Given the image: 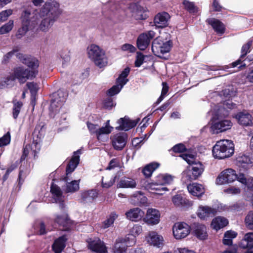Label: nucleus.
Masks as SVG:
<instances>
[{"instance_id":"4d7b16f0","label":"nucleus","mask_w":253,"mask_h":253,"mask_svg":"<svg viewBox=\"0 0 253 253\" xmlns=\"http://www.w3.org/2000/svg\"><path fill=\"white\" fill-rule=\"evenodd\" d=\"M224 192L227 195H234L239 194L241 192V189L239 188L233 186L225 189Z\"/></svg>"},{"instance_id":"3c124183","label":"nucleus","mask_w":253,"mask_h":253,"mask_svg":"<svg viewBox=\"0 0 253 253\" xmlns=\"http://www.w3.org/2000/svg\"><path fill=\"white\" fill-rule=\"evenodd\" d=\"M118 217V215L114 213H111L109 217L104 221L103 223L102 227L103 228H107L112 225L115 220Z\"/></svg>"},{"instance_id":"5701e85b","label":"nucleus","mask_w":253,"mask_h":253,"mask_svg":"<svg viewBox=\"0 0 253 253\" xmlns=\"http://www.w3.org/2000/svg\"><path fill=\"white\" fill-rule=\"evenodd\" d=\"M170 16L167 12H163L158 13L154 18V23L156 26L164 28L168 25Z\"/></svg>"},{"instance_id":"20e7f679","label":"nucleus","mask_w":253,"mask_h":253,"mask_svg":"<svg viewBox=\"0 0 253 253\" xmlns=\"http://www.w3.org/2000/svg\"><path fill=\"white\" fill-rule=\"evenodd\" d=\"M88 58L100 68L105 67L108 64V59L105 51L98 45L92 44L87 48Z\"/></svg>"},{"instance_id":"4468645a","label":"nucleus","mask_w":253,"mask_h":253,"mask_svg":"<svg viewBox=\"0 0 253 253\" xmlns=\"http://www.w3.org/2000/svg\"><path fill=\"white\" fill-rule=\"evenodd\" d=\"M155 36V33L149 31L147 33H143L139 36L137 40L138 48L141 50H145L149 44L151 40Z\"/></svg>"},{"instance_id":"6ab92c4d","label":"nucleus","mask_w":253,"mask_h":253,"mask_svg":"<svg viewBox=\"0 0 253 253\" xmlns=\"http://www.w3.org/2000/svg\"><path fill=\"white\" fill-rule=\"evenodd\" d=\"M97 192L93 189L83 191L80 193V203L85 204L92 203L97 197Z\"/></svg>"},{"instance_id":"1a4fd4ad","label":"nucleus","mask_w":253,"mask_h":253,"mask_svg":"<svg viewBox=\"0 0 253 253\" xmlns=\"http://www.w3.org/2000/svg\"><path fill=\"white\" fill-rule=\"evenodd\" d=\"M145 239L148 244L156 248L162 249L165 245L163 236L156 231H150Z\"/></svg>"},{"instance_id":"f3484780","label":"nucleus","mask_w":253,"mask_h":253,"mask_svg":"<svg viewBox=\"0 0 253 253\" xmlns=\"http://www.w3.org/2000/svg\"><path fill=\"white\" fill-rule=\"evenodd\" d=\"M129 9L132 12V16L136 20H144L147 17L146 11L144 8L136 3L130 4Z\"/></svg>"},{"instance_id":"f8f14e48","label":"nucleus","mask_w":253,"mask_h":253,"mask_svg":"<svg viewBox=\"0 0 253 253\" xmlns=\"http://www.w3.org/2000/svg\"><path fill=\"white\" fill-rule=\"evenodd\" d=\"M135 243V240L133 238L131 241H129V237L119 238L117 240L114 246V253H126V247L132 246Z\"/></svg>"},{"instance_id":"393cba45","label":"nucleus","mask_w":253,"mask_h":253,"mask_svg":"<svg viewBox=\"0 0 253 253\" xmlns=\"http://www.w3.org/2000/svg\"><path fill=\"white\" fill-rule=\"evenodd\" d=\"M139 120L132 121L127 118H121L118 121V123L120 125L119 126L117 127L118 129L128 130L132 127L136 126Z\"/></svg>"},{"instance_id":"dca6fc26","label":"nucleus","mask_w":253,"mask_h":253,"mask_svg":"<svg viewBox=\"0 0 253 253\" xmlns=\"http://www.w3.org/2000/svg\"><path fill=\"white\" fill-rule=\"evenodd\" d=\"M88 247L92 251L96 253H106L107 248L99 239H89L87 241Z\"/></svg>"},{"instance_id":"49530a36","label":"nucleus","mask_w":253,"mask_h":253,"mask_svg":"<svg viewBox=\"0 0 253 253\" xmlns=\"http://www.w3.org/2000/svg\"><path fill=\"white\" fill-rule=\"evenodd\" d=\"M116 176L106 175L102 177V185L104 188H109L112 186L115 182Z\"/></svg>"},{"instance_id":"4c0bfd02","label":"nucleus","mask_w":253,"mask_h":253,"mask_svg":"<svg viewBox=\"0 0 253 253\" xmlns=\"http://www.w3.org/2000/svg\"><path fill=\"white\" fill-rule=\"evenodd\" d=\"M64 101V98L59 100L58 98L55 97L54 99H52L49 108L50 111L55 113L59 112V108L62 105Z\"/></svg>"},{"instance_id":"f03ea898","label":"nucleus","mask_w":253,"mask_h":253,"mask_svg":"<svg viewBox=\"0 0 253 253\" xmlns=\"http://www.w3.org/2000/svg\"><path fill=\"white\" fill-rule=\"evenodd\" d=\"M23 63L31 68V70L19 67L14 69L13 74L15 78L17 79L19 82L22 84L27 80L36 77L38 72L35 69L39 66L38 60L34 58H25L24 59Z\"/></svg>"},{"instance_id":"5fc2aeb1","label":"nucleus","mask_w":253,"mask_h":253,"mask_svg":"<svg viewBox=\"0 0 253 253\" xmlns=\"http://www.w3.org/2000/svg\"><path fill=\"white\" fill-rule=\"evenodd\" d=\"M183 3L185 8L190 13H194L197 11V8L193 2L184 0Z\"/></svg>"},{"instance_id":"c85d7f7f","label":"nucleus","mask_w":253,"mask_h":253,"mask_svg":"<svg viewBox=\"0 0 253 253\" xmlns=\"http://www.w3.org/2000/svg\"><path fill=\"white\" fill-rule=\"evenodd\" d=\"M80 154V150H78L76 152H74V155L73 156L72 158L70 160L66 168V173L67 174L73 172L77 167L80 161L79 154Z\"/></svg>"},{"instance_id":"774afa93","label":"nucleus","mask_w":253,"mask_h":253,"mask_svg":"<svg viewBox=\"0 0 253 253\" xmlns=\"http://www.w3.org/2000/svg\"><path fill=\"white\" fill-rule=\"evenodd\" d=\"M185 149H186V148H185V146L181 143L175 145L172 148L173 151L176 153L183 152V151H184L185 150Z\"/></svg>"},{"instance_id":"7ed1b4c3","label":"nucleus","mask_w":253,"mask_h":253,"mask_svg":"<svg viewBox=\"0 0 253 253\" xmlns=\"http://www.w3.org/2000/svg\"><path fill=\"white\" fill-rule=\"evenodd\" d=\"M180 156L190 165L183 175L190 181L196 180L204 171V165L201 162L196 161L192 155L183 154Z\"/></svg>"},{"instance_id":"6e6552de","label":"nucleus","mask_w":253,"mask_h":253,"mask_svg":"<svg viewBox=\"0 0 253 253\" xmlns=\"http://www.w3.org/2000/svg\"><path fill=\"white\" fill-rule=\"evenodd\" d=\"M31 12L27 9H25L21 15L22 27L16 35L17 38L20 39L28 31L35 28V22L32 21Z\"/></svg>"},{"instance_id":"9d476101","label":"nucleus","mask_w":253,"mask_h":253,"mask_svg":"<svg viewBox=\"0 0 253 253\" xmlns=\"http://www.w3.org/2000/svg\"><path fill=\"white\" fill-rule=\"evenodd\" d=\"M173 234L176 239H181L187 237L190 233L191 227L185 222H176L172 228Z\"/></svg>"},{"instance_id":"79ce46f5","label":"nucleus","mask_w":253,"mask_h":253,"mask_svg":"<svg viewBox=\"0 0 253 253\" xmlns=\"http://www.w3.org/2000/svg\"><path fill=\"white\" fill-rule=\"evenodd\" d=\"M55 220L58 224L65 227L64 229L68 228V226L70 223V221L66 214L63 213L61 215H57Z\"/></svg>"},{"instance_id":"2f4dec72","label":"nucleus","mask_w":253,"mask_h":253,"mask_svg":"<svg viewBox=\"0 0 253 253\" xmlns=\"http://www.w3.org/2000/svg\"><path fill=\"white\" fill-rule=\"evenodd\" d=\"M113 129V127L105 126L98 127L96 135L97 139L99 141H105L108 139V137H104V135H109L112 131Z\"/></svg>"},{"instance_id":"680f3d73","label":"nucleus","mask_w":253,"mask_h":253,"mask_svg":"<svg viewBox=\"0 0 253 253\" xmlns=\"http://www.w3.org/2000/svg\"><path fill=\"white\" fill-rule=\"evenodd\" d=\"M245 177L246 183H241L242 184L246 185L248 189L253 190V177H250L248 175L244 174Z\"/></svg>"},{"instance_id":"58836bf2","label":"nucleus","mask_w":253,"mask_h":253,"mask_svg":"<svg viewBox=\"0 0 253 253\" xmlns=\"http://www.w3.org/2000/svg\"><path fill=\"white\" fill-rule=\"evenodd\" d=\"M136 185L135 180L130 178L122 179L119 183V186L121 188H134Z\"/></svg>"},{"instance_id":"c03bdc74","label":"nucleus","mask_w":253,"mask_h":253,"mask_svg":"<svg viewBox=\"0 0 253 253\" xmlns=\"http://www.w3.org/2000/svg\"><path fill=\"white\" fill-rule=\"evenodd\" d=\"M142 232V227L139 224L134 225L130 230V235L128 237H129V241H131L134 238L136 240L135 237L140 235Z\"/></svg>"},{"instance_id":"a19ab883","label":"nucleus","mask_w":253,"mask_h":253,"mask_svg":"<svg viewBox=\"0 0 253 253\" xmlns=\"http://www.w3.org/2000/svg\"><path fill=\"white\" fill-rule=\"evenodd\" d=\"M159 167V164L157 163H152L147 165L143 169V173L146 177H150L153 172Z\"/></svg>"},{"instance_id":"8fccbe9b","label":"nucleus","mask_w":253,"mask_h":253,"mask_svg":"<svg viewBox=\"0 0 253 253\" xmlns=\"http://www.w3.org/2000/svg\"><path fill=\"white\" fill-rule=\"evenodd\" d=\"M246 226L250 230H253V211H250L245 219Z\"/></svg>"},{"instance_id":"f704fd0d","label":"nucleus","mask_w":253,"mask_h":253,"mask_svg":"<svg viewBox=\"0 0 253 253\" xmlns=\"http://www.w3.org/2000/svg\"><path fill=\"white\" fill-rule=\"evenodd\" d=\"M156 183L163 186L171 184L173 180V177L168 174H163L158 175L156 178Z\"/></svg>"},{"instance_id":"0e129e2a","label":"nucleus","mask_w":253,"mask_h":253,"mask_svg":"<svg viewBox=\"0 0 253 253\" xmlns=\"http://www.w3.org/2000/svg\"><path fill=\"white\" fill-rule=\"evenodd\" d=\"M87 126L90 133L97 135V132L99 127L98 125L87 122Z\"/></svg>"},{"instance_id":"a18cd8bd","label":"nucleus","mask_w":253,"mask_h":253,"mask_svg":"<svg viewBox=\"0 0 253 253\" xmlns=\"http://www.w3.org/2000/svg\"><path fill=\"white\" fill-rule=\"evenodd\" d=\"M129 72L130 68L128 67L126 68L117 79V82L122 85H125L128 81V79H126V77L128 75Z\"/></svg>"},{"instance_id":"e433bc0d","label":"nucleus","mask_w":253,"mask_h":253,"mask_svg":"<svg viewBox=\"0 0 253 253\" xmlns=\"http://www.w3.org/2000/svg\"><path fill=\"white\" fill-rule=\"evenodd\" d=\"M64 101V98L59 100L58 98L55 97L54 99H52L49 108L50 111L55 113L59 112V108L62 105Z\"/></svg>"},{"instance_id":"bf43d9fd","label":"nucleus","mask_w":253,"mask_h":253,"mask_svg":"<svg viewBox=\"0 0 253 253\" xmlns=\"http://www.w3.org/2000/svg\"><path fill=\"white\" fill-rule=\"evenodd\" d=\"M61 57L62 59V66L64 67L67 66L70 61V56L69 52H63L61 53Z\"/></svg>"},{"instance_id":"f257e3e1","label":"nucleus","mask_w":253,"mask_h":253,"mask_svg":"<svg viewBox=\"0 0 253 253\" xmlns=\"http://www.w3.org/2000/svg\"><path fill=\"white\" fill-rule=\"evenodd\" d=\"M63 12L60 4L56 0H48L39 9H35L31 13L32 21L37 25L40 18L42 20L39 25V30L46 33L49 31L55 22Z\"/></svg>"},{"instance_id":"603ef678","label":"nucleus","mask_w":253,"mask_h":253,"mask_svg":"<svg viewBox=\"0 0 253 253\" xmlns=\"http://www.w3.org/2000/svg\"><path fill=\"white\" fill-rule=\"evenodd\" d=\"M13 26V21L9 20L0 28V34H5L10 32Z\"/></svg>"},{"instance_id":"13d9d810","label":"nucleus","mask_w":253,"mask_h":253,"mask_svg":"<svg viewBox=\"0 0 253 253\" xmlns=\"http://www.w3.org/2000/svg\"><path fill=\"white\" fill-rule=\"evenodd\" d=\"M134 197L137 198L138 200L137 202V204L142 206H147V198L145 196L140 194H137L134 195Z\"/></svg>"},{"instance_id":"4be33fe9","label":"nucleus","mask_w":253,"mask_h":253,"mask_svg":"<svg viewBox=\"0 0 253 253\" xmlns=\"http://www.w3.org/2000/svg\"><path fill=\"white\" fill-rule=\"evenodd\" d=\"M125 215L128 219L133 221H137L143 217L144 212L140 209L135 208L126 211Z\"/></svg>"},{"instance_id":"473e14b6","label":"nucleus","mask_w":253,"mask_h":253,"mask_svg":"<svg viewBox=\"0 0 253 253\" xmlns=\"http://www.w3.org/2000/svg\"><path fill=\"white\" fill-rule=\"evenodd\" d=\"M228 223V220L225 217L217 216L212 220L211 225L213 229L217 230L225 227Z\"/></svg>"},{"instance_id":"a878e982","label":"nucleus","mask_w":253,"mask_h":253,"mask_svg":"<svg viewBox=\"0 0 253 253\" xmlns=\"http://www.w3.org/2000/svg\"><path fill=\"white\" fill-rule=\"evenodd\" d=\"M193 232L195 236L200 240H205L208 237L207 227L203 224H195L193 227Z\"/></svg>"},{"instance_id":"423d86ee","label":"nucleus","mask_w":253,"mask_h":253,"mask_svg":"<svg viewBox=\"0 0 253 253\" xmlns=\"http://www.w3.org/2000/svg\"><path fill=\"white\" fill-rule=\"evenodd\" d=\"M236 179L240 183H246L244 173L239 172L237 174L234 169H227L220 173L216 179V183L223 185L232 183Z\"/></svg>"},{"instance_id":"6e6d98bb","label":"nucleus","mask_w":253,"mask_h":253,"mask_svg":"<svg viewBox=\"0 0 253 253\" xmlns=\"http://www.w3.org/2000/svg\"><path fill=\"white\" fill-rule=\"evenodd\" d=\"M10 142V135L9 132L0 138V146L8 145Z\"/></svg>"},{"instance_id":"bb28decb","label":"nucleus","mask_w":253,"mask_h":253,"mask_svg":"<svg viewBox=\"0 0 253 253\" xmlns=\"http://www.w3.org/2000/svg\"><path fill=\"white\" fill-rule=\"evenodd\" d=\"M172 202L173 205L178 208H185L192 205L191 202L181 195H175L172 198Z\"/></svg>"},{"instance_id":"37998d69","label":"nucleus","mask_w":253,"mask_h":253,"mask_svg":"<svg viewBox=\"0 0 253 253\" xmlns=\"http://www.w3.org/2000/svg\"><path fill=\"white\" fill-rule=\"evenodd\" d=\"M237 235V233L233 231H228L226 232L224 235L223 243L225 245H231L232 244V239L235 238Z\"/></svg>"},{"instance_id":"412c9836","label":"nucleus","mask_w":253,"mask_h":253,"mask_svg":"<svg viewBox=\"0 0 253 253\" xmlns=\"http://www.w3.org/2000/svg\"><path fill=\"white\" fill-rule=\"evenodd\" d=\"M236 165L241 168L247 169L253 165V159L245 155H239L236 160Z\"/></svg>"},{"instance_id":"cd10ccee","label":"nucleus","mask_w":253,"mask_h":253,"mask_svg":"<svg viewBox=\"0 0 253 253\" xmlns=\"http://www.w3.org/2000/svg\"><path fill=\"white\" fill-rule=\"evenodd\" d=\"M189 192L195 196H202L205 192L204 186L197 183H193L187 186Z\"/></svg>"},{"instance_id":"864d4df0","label":"nucleus","mask_w":253,"mask_h":253,"mask_svg":"<svg viewBox=\"0 0 253 253\" xmlns=\"http://www.w3.org/2000/svg\"><path fill=\"white\" fill-rule=\"evenodd\" d=\"M124 86V85H122V84H119L117 82V84L113 86L108 90V95L109 96H112L118 93Z\"/></svg>"},{"instance_id":"b1692460","label":"nucleus","mask_w":253,"mask_h":253,"mask_svg":"<svg viewBox=\"0 0 253 253\" xmlns=\"http://www.w3.org/2000/svg\"><path fill=\"white\" fill-rule=\"evenodd\" d=\"M50 191L55 202L59 203L60 208L62 209L64 207L63 203L64 202V197L60 188L57 185L52 184L50 187Z\"/></svg>"},{"instance_id":"39448f33","label":"nucleus","mask_w":253,"mask_h":253,"mask_svg":"<svg viewBox=\"0 0 253 253\" xmlns=\"http://www.w3.org/2000/svg\"><path fill=\"white\" fill-rule=\"evenodd\" d=\"M234 144L231 140H222L217 142L212 149L214 158L223 159L228 158L234 153Z\"/></svg>"},{"instance_id":"c756f323","label":"nucleus","mask_w":253,"mask_h":253,"mask_svg":"<svg viewBox=\"0 0 253 253\" xmlns=\"http://www.w3.org/2000/svg\"><path fill=\"white\" fill-rule=\"evenodd\" d=\"M252 45V42L250 41L246 44H244L242 48V55L240 56V58L235 62H234L232 63V66L233 67H235L237 66L238 65L241 64L239 68H242V67H245L246 66L245 64H242V59H243L247 54L250 52L249 49Z\"/></svg>"},{"instance_id":"ddd939ff","label":"nucleus","mask_w":253,"mask_h":253,"mask_svg":"<svg viewBox=\"0 0 253 253\" xmlns=\"http://www.w3.org/2000/svg\"><path fill=\"white\" fill-rule=\"evenodd\" d=\"M160 213L155 209L149 208L147 210L143 221L149 225H155L160 222Z\"/></svg>"},{"instance_id":"ea45409f","label":"nucleus","mask_w":253,"mask_h":253,"mask_svg":"<svg viewBox=\"0 0 253 253\" xmlns=\"http://www.w3.org/2000/svg\"><path fill=\"white\" fill-rule=\"evenodd\" d=\"M80 180H73L71 182L66 183L65 189L67 193H74L78 191L80 189Z\"/></svg>"},{"instance_id":"69168bd1","label":"nucleus","mask_w":253,"mask_h":253,"mask_svg":"<svg viewBox=\"0 0 253 253\" xmlns=\"http://www.w3.org/2000/svg\"><path fill=\"white\" fill-rule=\"evenodd\" d=\"M144 56L140 52H137L136 59L135 62L136 67H140L143 63Z\"/></svg>"},{"instance_id":"c9c22d12","label":"nucleus","mask_w":253,"mask_h":253,"mask_svg":"<svg viewBox=\"0 0 253 253\" xmlns=\"http://www.w3.org/2000/svg\"><path fill=\"white\" fill-rule=\"evenodd\" d=\"M162 186L160 184L156 183V180L153 182L148 183L146 186V188L148 190H154L157 191L156 193L159 195L163 194V192H165L168 190V188L165 187H161Z\"/></svg>"},{"instance_id":"09e8293b","label":"nucleus","mask_w":253,"mask_h":253,"mask_svg":"<svg viewBox=\"0 0 253 253\" xmlns=\"http://www.w3.org/2000/svg\"><path fill=\"white\" fill-rule=\"evenodd\" d=\"M13 103V117L14 119H16L20 112L21 109L23 106V104L21 102L17 101L16 100H14Z\"/></svg>"},{"instance_id":"e2e57ef3","label":"nucleus","mask_w":253,"mask_h":253,"mask_svg":"<svg viewBox=\"0 0 253 253\" xmlns=\"http://www.w3.org/2000/svg\"><path fill=\"white\" fill-rule=\"evenodd\" d=\"M26 85L30 89L32 97H34L36 93L38 90V86L37 84L34 83H29L27 84Z\"/></svg>"},{"instance_id":"052dcab7","label":"nucleus","mask_w":253,"mask_h":253,"mask_svg":"<svg viewBox=\"0 0 253 253\" xmlns=\"http://www.w3.org/2000/svg\"><path fill=\"white\" fill-rule=\"evenodd\" d=\"M12 13L11 9H7L0 12V22L5 21Z\"/></svg>"},{"instance_id":"338daca9","label":"nucleus","mask_w":253,"mask_h":253,"mask_svg":"<svg viewBox=\"0 0 253 253\" xmlns=\"http://www.w3.org/2000/svg\"><path fill=\"white\" fill-rule=\"evenodd\" d=\"M121 49L123 51H128L130 53L134 52L136 50V48L132 44L129 43H125L123 44Z\"/></svg>"},{"instance_id":"de8ad7c7","label":"nucleus","mask_w":253,"mask_h":253,"mask_svg":"<svg viewBox=\"0 0 253 253\" xmlns=\"http://www.w3.org/2000/svg\"><path fill=\"white\" fill-rule=\"evenodd\" d=\"M244 241L246 242V244L243 245V248L253 247V232L246 234L244 237Z\"/></svg>"},{"instance_id":"aec40b11","label":"nucleus","mask_w":253,"mask_h":253,"mask_svg":"<svg viewBox=\"0 0 253 253\" xmlns=\"http://www.w3.org/2000/svg\"><path fill=\"white\" fill-rule=\"evenodd\" d=\"M217 213V210L208 206H201L199 207L197 214L202 219H207L210 216H214Z\"/></svg>"},{"instance_id":"7c9ffc66","label":"nucleus","mask_w":253,"mask_h":253,"mask_svg":"<svg viewBox=\"0 0 253 253\" xmlns=\"http://www.w3.org/2000/svg\"><path fill=\"white\" fill-rule=\"evenodd\" d=\"M67 239L62 236L56 239L52 245V249L55 253H61L65 247V243Z\"/></svg>"},{"instance_id":"9b49d317","label":"nucleus","mask_w":253,"mask_h":253,"mask_svg":"<svg viewBox=\"0 0 253 253\" xmlns=\"http://www.w3.org/2000/svg\"><path fill=\"white\" fill-rule=\"evenodd\" d=\"M111 139L113 148L116 150H121L126 145L127 134L126 132H119L112 135Z\"/></svg>"},{"instance_id":"2eb2a0df","label":"nucleus","mask_w":253,"mask_h":253,"mask_svg":"<svg viewBox=\"0 0 253 253\" xmlns=\"http://www.w3.org/2000/svg\"><path fill=\"white\" fill-rule=\"evenodd\" d=\"M233 125L229 120H223L214 123L211 126V131L213 133H218L230 129Z\"/></svg>"},{"instance_id":"72a5a7b5","label":"nucleus","mask_w":253,"mask_h":253,"mask_svg":"<svg viewBox=\"0 0 253 253\" xmlns=\"http://www.w3.org/2000/svg\"><path fill=\"white\" fill-rule=\"evenodd\" d=\"M207 22L217 33L223 34L224 32V26L219 20L211 18L208 19Z\"/></svg>"},{"instance_id":"0eeeda50","label":"nucleus","mask_w":253,"mask_h":253,"mask_svg":"<svg viewBox=\"0 0 253 253\" xmlns=\"http://www.w3.org/2000/svg\"><path fill=\"white\" fill-rule=\"evenodd\" d=\"M171 47V42L170 41L164 42L160 38L155 39L152 42V50L153 53L161 58L167 59L165 54L169 52Z\"/></svg>"},{"instance_id":"a211bd4d","label":"nucleus","mask_w":253,"mask_h":253,"mask_svg":"<svg viewBox=\"0 0 253 253\" xmlns=\"http://www.w3.org/2000/svg\"><path fill=\"white\" fill-rule=\"evenodd\" d=\"M238 123L244 126H251L253 125V118L252 115L245 111L237 113L234 117Z\"/></svg>"}]
</instances>
